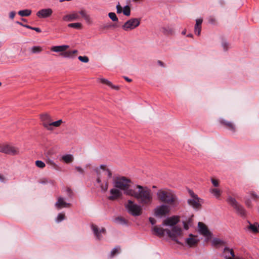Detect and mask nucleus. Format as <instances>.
<instances>
[{
  "label": "nucleus",
  "instance_id": "obj_14",
  "mask_svg": "<svg viewBox=\"0 0 259 259\" xmlns=\"http://www.w3.org/2000/svg\"><path fill=\"white\" fill-rule=\"evenodd\" d=\"M179 221V218L177 216H173L172 217L168 218L165 219L163 223V226H166L171 227V230L173 227H177L175 226Z\"/></svg>",
  "mask_w": 259,
  "mask_h": 259
},
{
  "label": "nucleus",
  "instance_id": "obj_16",
  "mask_svg": "<svg viewBox=\"0 0 259 259\" xmlns=\"http://www.w3.org/2000/svg\"><path fill=\"white\" fill-rule=\"evenodd\" d=\"M40 119L43 126L48 130L51 129L50 124L52 121L51 116L48 114H45L41 115Z\"/></svg>",
  "mask_w": 259,
  "mask_h": 259
},
{
  "label": "nucleus",
  "instance_id": "obj_12",
  "mask_svg": "<svg viewBox=\"0 0 259 259\" xmlns=\"http://www.w3.org/2000/svg\"><path fill=\"white\" fill-rule=\"evenodd\" d=\"M199 242V239L197 235L190 234L188 238L185 239V243L186 245L189 247H195Z\"/></svg>",
  "mask_w": 259,
  "mask_h": 259
},
{
  "label": "nucleus",
  "instance_id": "obj_2",
  "mask_svg": "<svg viewBox=\"0 0 259 259\" xmlns=\"http://www.w3.org/2000/svg\"><path fill=\"white\" fill-rule=\"evenodd\" d=\"M98 175L97 182L100 184L101 191L105 192L108 188L109 181L112 177V172L105 165L102 164L95 168Z\"/></svg>",
  "mask_w": 259,
  "mask_h": 259
},
{
  "label": "nucleus",
  "instance_id": "obj_32",
  "mask_svg": "<svg viewBox=\"0 0 259 259\" xmlns=\"http://www.w3.org/2000/svg\"><path fill=\"white\" fill-rule=\"evenodd\" d=\"M30 52L32 54H38L41 52L43 49L40 46H33L30 49Z\"/></svg>",
  "mask_w": 259,
  "mask_h": 259
},
{
  "label": "nucleus",
  "instance_id": "obj_38",
  "mask_svg": "<svg viewBox=\"0 0 259 259\" xmlns=\"http://www.w3.org/2000/svg\"><path fill=\"white\" fill-rule=\"evenodd\" d=\"M69 27L80 29L81 27V24L80 23H70L68 25Z\"/></svg>",
  "mask_w": 259,
  "mask_h": 259
},
{
  "label": "nucleus",
  "instance_id": "obj_33",
  "mask_svg": "<svg viewBox=\"0 0 259 259\" xmlns=\"http://www.w3.org/2000/svg\"><path fill=\"white\" fill-rule=\"evenodd\" d=\"M223 244H224V241L218 238H213L211 242V244L213 246H217Z\"/></svg>",
  "mask_w": 259,
  "mask_h": 259
},
{
  "label": "nucleus",
  "instance_id": "obj_20",
  "mask_svg": "<svg viewBox=\"0 0 259 259\" xmlns=\"http://www.w3.org/2000/svg\"><path fill=\"white\" fill-rule=\"evenodd\" d=\"M79 16L78 13L73 12L68 15H66L63 17V20L65 21H72L78 19Z\"/></svg>",
  "mask_w": 259,
  "mask_h": 259
},
{
  "label": "nucleus",
  "instance_id": "obj_56",
  "mask_svg": "<svg viewBox=\"0 0 259 259\" xmlns=\"http://www.w3.org/2000/svg\"><path fill=\"white\" fill-rule=\"evenodd\" d=\"M223 47L224 48V49H226V48L227 46V44L226 42H224L223 44Z\"/></svg>",
  "mask_w": 259,
  "mask_h": 259
},
{
  "label": "nucleus",
  "instance_id": "obj_9",
  "mask_svg": "<svg viewBox=\"0 0 259 259\" xmlns=\"http://www.w3.org/2000/svg\"><path fill=\"white\" fill-rule=\"evenodd\" d=\"M227 202L231 205L237 212L241 216H245L246 215V211L242 206L240 205L237 201L231 197H229L227 199Z\"/></svg>",
  "mask_w": 259,
  "mask_h": 259
},
{
  "label": "nucleus",
  "instance_id": "obj_43",
  "mask_svg": "<svg viewBox=\"0 0 259 259\" xmlns=\"http://www.w3.org/2000/svg\"><path fill=\"white\" fill-rule=\"evenodd\" d=\"M24 27H26L27 28H28V29H31V30H34L36 31L37 32H41L40 29L38 28V27H32L30 26L27 25L26 26H24Z\"/></svg>",
  "mask_w": 259,
  "mask_h": 259
},
{
  "label": "nucleus",
  "instance_id": "obj_7",
  "mask_svg": "<svg viewBox=\"0 0 259 259\" xmlns=\"http://www.w3.org/2000/svg\"><path fill=\"white\" fill-rule=\"evenodd\" d=\"M0 152L10 155H17L20 153L18 148L8 144H0Z\"/></svg>",
  "mask_w": 259,
  "mask_h": 259
},
{
  "label": "nucleus",
  "instance_id": "obj_46",
  "mask_svg": "<svg viewBox=\"0 0 259 259\" xmlns=\"http://www.w3.org/2000/svg\"><path fill=\"white\" fill-rule=\"evenodd\" d=\"M190 224H191V222H190V220L187 223L184 222H183V225H184V229L185 230H188L189 228V226L190 225Z\"/></svg>",
  "mask_w": 259,
  "mask_h": 259
},
{
  "label": "nucleus",
  "instance_id": "obj_18",
  "mask_svg": "<svg viewBox=\"0 0 259 259\" xmlns=\"http://www.w3.org/2000/svg\"><path fill=\"white\" fill-rule=\"evenodd\" d=\"M69 203L66 202L63 197H60L58 198L57 201L55 203V206L58 209L62 208L68 207L70 206Z\"/></svg>",
  "mask_w": 259,
  "mask_h": 259
},
{
  "label": "nucleus",
  "instance_id": "obj_57",
  "mask_svg": "<svg viewBox=\"0 0 259 259\" xmlns=\"http://www.w3.org/2000/svg\"><path fill=\"white\" fill-rule=\"evenodd\" d=\"M186 33V29H184L182 32V34L183 35H185Z\"/></svg>",
  "mask_w": 259,
  "mask_h": 259
},
{
  "label": "nucleus",
  "instance_id": "obj_58",
  "mask_svg": "<svg viewBox=\"0 0 259 259\" xmlns=\"http://www.w3.org/2000/svg\"><path fill=\"white\" fill-rule=\"evenodd\" d=\"M187 37H193V35L191 33L190 34H188L187 35Z\"/></svg>",
  "mask_w": 259,
  "mask_h": 259
},
{
  "label": "nucleus",
  "instance_id": "obj_29",
  "mask_svg": "<svg viewBox=\"0 0 259 259\" xmlns=\"http://www.w3.org/2000/svg\"><path fill=\"white\" fill-rule=\"evenodd\" d=\"M248 228L253 233H257L259 231V225L256 223L254 224L249 223Z\"/></svg>",
  "mask_w": 259,
  "mask_h": 259
},
{
  "label": "nucleus",
  "instance_id": "obj_39",
  "mask_svg": "<svg viewBox=\"0 0 259 259\" xmlns=\"http://www.w3.org/2000/svg\"><path fill=\"white\" fill-rule=\"evenodd\" d=\"M35 165H36L37 167L40 168H43L46 166V164L45 163V162L41 160H36L35 161Z\"/></svg>",
  "mask_w": 259,
  "mask_h": 259
},
{
  "label": "nucleus",
  "instance_id": "obj_19",
  "mask_svg": "<svg viewBox=\"0 0 259 259\" xmlns=\"http://www.w3.org/2000/svg\"><path fill=\"white\" fill-rule=\"evenodd\" d=\"M77 53L78 51L76 50H74L72 51H65L64 52L60 54V55L64 58L73 59L76 58Z\"/></svg>",
  "mask_w": 259,
  "mask_h": 259
},
{
  "label": "nucleus",
  "instance_id": "obj_4",
  "mask_svg": "<svg viewBox=\"0 0 259 259\" xmlns=\"http://www.w3.org/2000/svg\"><path fill=\"white\" fill-rule=\"evenodd\" d=\"M156 195L159 200L169 204H174L177 200V196L173 192L167 189L158 190Z\"/></svg>",
  "mask_w": 259,
  "mask_h": 259
},
{
  "label": "nucleus",
  "instance_id": "obj_51",
  "mask_svg": "<svg viewBox=\"0 0 259 259\" xmlns=\"http://www.w3.org/2000/svg\"><path fill=\"white\" fill-rule=\"evenodd\" d=\"M250 196H251V198L253 199H256L257 198V195L253 192H251L250 193Z\"/></svg>",
  "mask_w": 259,
  "mask_h": 259
},
{
  "label": "nucleus",
  "instance_id": "obj_17",
  "mask_svg": "<svg viewBox=\"0 0 259 259\" xmlns=\"http://www.w3.org/2000/svg\"><path fill=\"white\" fill-rule=\"evenodd\" d=\"M92 229L96 238L98 240H101L102 238V235L105 234V229L103 228L99 229L96 225H92Z\"/></svg>",
  "mask_w": 259,
  "mask_h": 259
},
{
  "label": "nucleus",
  "instance_id": "obj_23",
  "mask_svg": "<svg viewBox=\"0 0 259 259\" xmlns=\"http://www.w3.org/2000/svg\"><path fill=\"white\" fill-rule=\"evenodd\" d=\"M202 19H197L196 20V24L194 28L195 33L197 35H200L201 31V24L202 23Z\"/></svg>",
  "mask_w": 259,
  "mask_h": 259
},
{
  "label": "nucleus",
  "instance_id": "obj_40",
  "mask_svg": "<svg viewBox=\"0 0 259 259\" xmlns=\"http://www.w3.org/2000/svg\"><path fill=\"white\" fill-rule=\"evenodd\" d=\"M65 219V214L62 213H60L58 214L57 217L56 219V221L57 223H59Z\"/></svg>",
  "mask_w": 259,
  "mask_h": 259
},
{
  "label": "nucleus",
  "instance_id": "obj_30",
  "mask_svg": "<svg viewBox=\"0 0 259 259\" xmlns=\"http://www.w3.org/2000/svg\"><path fill=\"white\" fill-rule=\"evenodd\" d=\"M221 122L228 127L230 130L232 131H235V126L231 122L226 121L224 119H222L221 120Z\"/></svg>",
  "mask_w": 259,
  "mask_h": 259
},
{
  "label": "nucleus",
  "instance_id": "obj_36",
  "mask_svg": "<svg viewBox=\"0 0 259 259\" xmlns=\"http://www.w3.org/2000/svg\"><path fill=\"white\" fill-rule=\"evenodd\" d=\"M79 13L80 15L87 21H89L90 18L89 15H88L84 10L80 11Z\"/></svg>",
  "mask_w": 259,
  "mask_h": 259
},
{
  "label": "nucleus",
  "instance_id": "obj_55",
  "mask_svg": "<svg viewBox=\"0 0 259 259\" xmlns=\"http://www.w3.org/2000/svg\"><path fill=\"white\" fill-rule=\"evenodd\" d=\"M16 23L17 24H19L20 25L22 26L23 27H24V26H26L27 25H24V24H22L21 22H18V21H17Z\"/></svg>",
  "mask_w": 259,
  "mask_h": 259
},
{
  "label": "nucleus",
  "instance_id": "obj_42",
  "mask_svg": "<svg viewBox=\"0 0 259 259\" xmlns=\"http://www.w3.org/2000/svg\"><path fill=\"white\" fill-rule=\"evenodd\" d=\"M78 59L79 61L81 62H82L83 63H88L89 61V59L87 56H79L78 57Z\"/></svg>",
  "mask_w": 259,
  "mask_h": 259
},
{
  "label": "nucleus",
  "instance_id": "obj_3",
  "mask_svg": "<svg viewBox=\"0 0 259 259\" xmlns=\"http://www.w3.org/2000/svg\"><path fill=\"white\" fill-rule=\"evenodd\" d=\"M152 231L154 234L159 237H163L166 233L172 240L177 242V237L182 235V230L179 227H175L171 230H169L164 229L161 226H155L152 228Z\"/></svg>",
  "mask_w": 259,
  "mask_h": 259
},
{
  "label": "nucleus",
  "instance_id": "obj_13",
  "mask_svg": "<svg viewBox=\"0 0 259 259\" xmlns=\"http://www.w3.org/2000/svg\"><path fill=\"white\" fill-rule=\"evenodd\" d=\"M169 211V206L165 204L157 206L154 210L155 214L157 217H162L168 213Z\"/></svg>",
  "mask_w": 259,
  "mask_h": 259
},
{
  "label": "nucleus",
  "instance_id": "obj_10",
  "mask_svg": "<svg viewBox=\"0 0 259 259\" xmlns=\"http://www.w3.org/2000/svg\"><path fill=\"white\" fill-rule=\"evenodd\" d=\"M122 191L119 188L113 186L109 191L108 199L109 200L114 201L121 198L122 196Z\"/></svg>",
  "mask_w": 259,
  "mask_h": 259
},
{
  "label": "nucleus",
  "instance_id": "obj_8",
  "mask_svg": "<svg viewBox=\"0 0 259 259\" xmlns=\"http://www.w3.org/2000/svg\"><path fill=\"white\" fill-rule=\"evenodd\" d=\"M140 24V19L139 18H132L126 22L122 26V28L125 31L132 30Z\"/></svg>",
  "mask_w": 259,
  "mask_h": 259
},
{
  "label": "nucleus",
  "instance_id": "obj_24",
  "mask_svg": "<svg viewBox=\"0 0 259 259\" xmlns=\"http://www.w3.org/2000/svg\"><path fill=\"white\" fill-rule=\"evenodd\" d=\"M161 31L166 35H172L174 33V28L171 26L166 25L161 28Z\"/></svg>",
  "mask_w": 259,
  "mask_h": 259
},
{
  "label": "nucleus",
  "instance_id": "obj_61",
  "mask_svg": "<svg viewBox=\"0 0 259 259\" xmlns=\"http://www.w3.org/2000/svg\"><path fill=\"white\" fill-rule=\"evenodd\" d=\"M22 20L23 21H25L24 19H22Z\"/></svg>",
  "mask_w": 259,
  "mask_h": 259
},
{
  "label": "nucleus",
  "instance_id": "obj_49",
  "mask_svg": "<svg viewBox=\"0 0 259 259\" xmlns=\"http://www.w3.org/2000/svg\"><path fill=\"white\" fill-rule=\"evenodd\" d=\"M16 15V12L12 11L9 13V17L11 19H13Z\"/></svg>",
  "mask_w": 259,
  "mask_h": 259
},
{
  "label": "nucleus",
  "instance_id": "obj_15",
  "mask_svg": "<svg viewBox=\"0 0 259 259\" xmlns=\"http://www.w3.org/2000/svg\"><path fill=\"white\" fill-rule=\"evenodd\" d=\"M52 14L53 10L51 9H43L37 12L36 16L39 18H46L50 17Z\"/></svg>",
  "mask_w": 259,
  "mask_h": 259
},
{
  "label": "nucleus",
  "instance_id": "obj_28",
  "mask_svg": "<svg viewBox=\"0 0 259 259\" xmlns=\"http://www.w3.org/2000/svg\"><path fill=\"white\" fill-rule=\"evenodd\" d=\"M210 193L213 195L216 198H219L221 195V191L218 188H210Z\"/></svg>",
  "mask_w": 259,
  "mask_h": 259
},
{
  "label": "nucleus",
  "instance_id": "obj_5",
  "mask_svg": "<svg viewBox=\"0 0 259 259\" xmlns=\"http://www.w3.org/2000/svg\"><path fill=\"white\" fill-rule=\"evenodd\" d=\"M125 207L127 212L133 216H139L142 214L141 206L131 200H128L127 201L125 204Z\"/></svg>",
  "mask_w": 259,
  "mask_h": 259
},
{
  "label": "nucleus",
  "instance_id": "obj_60",
  "mask_svg": "<svg viewBox=\"0 0 259 259\" xmlns=\"http://www.w3.org/2000/svg\"><path fill=\"white\" fill-rule=\"evenodd\" d=\"M152 187H153V188H156V186H153Z\"/></svg>",
  "mask_w": 259,
  "mask_h": 259
},
{
  "label": "nucleus",
  "instance_id": "obj_11",
  "mask_svg": "<svg viewBox=\"0 0 259 259\" xmlns=\"http://www.w3.org/2000/svg\"><path fill=\"white\" fill-rule=\"evenodd\" d=\"M198 227L199 233L204 236L207 241L211 238L212 234L208 230L207 226L201 222H199L198 224Z\"/></svg>",
  "mask_w": 259,
  "mask_h": 259
},
{
  "label": "nucleus",
  "instance_id": "obj_54",
  "mask_svg": "<svg viewBox=\"0 0 259 259\" xmlns=\"http://www.w3.org/2000/svg\"><path fill=\"white\" fill-rule=\"evenodd\" d=\"M0 181L2 182H4L5 181L4 177L2 175H0Z\"/></svg>",
  "mask_w": 259,
  "mask_h": 259
},
{
  "label": "nucleus",
  "instance_id": "obj_47",
  "mask_svg": "<svg viewBox=\"0 0 259 259\" xmlns=\"http://www.w3.org/2000/svg\"><path fill=\"white\" fill-rule=\"evenodd\" d=\"M75 169L79 173L83 174L84 173V170L80 166H75Z\"/></svg>",
  "mask_w": 259,
  "mask_h": 259
},
{
  "label": "nucleus",
  "instance_id": "obj_31",
  "mask_svg": "<svg viewBox=\"0 0 259 259\" xmlns=\"http://www.w3.org/2000/svg\"><path fill=\"white\" fill-rule=\"evenodd\" d=\"M63 123V121L62 119H59L56 121H52V123L50 124L51 129H49V131H53L54 130V127H59L61 125V124Z\"/></svg>",
  "mask_w": 259,
  "mask_h": 259
},
{
  "label": "nucleus",
  "instance_id": "obj_45",
  "mask_svg": "<svg viewBox=\"0 0 259 259\" xmlns=\"http://www.w3.org/2000/svg\"><path fill=\"white\" fill-rule=\"evenodd\" d=\"M115 221L116 222H117L119 224H124L126 223L125 221L121 218H118L116 219Z\"/></svg>",
  "mask_w": 259,
  "mask_h": 259
},
{
  "label": "nucleus",
  "instance_id": "obj_27",
  "mask_svg": "<svg viewBox=\"0 0 259 259\" xmlns=\"http://www.w3.org/2000/svg\"><path fill=\"white\" fill-rule=\"evenodd\" d=\"M61 160L66 163H69L74 160V156L70 154H65L61 157Z\"/></svg>",
  "mask_w": 259,
  "mask_h": 259
},
{
  "label": "nucleus",
  "instance_id": "obj_25",
  "mask_svg": "<svg viewBox=\"0 0 259 259\" xmlns=\"http://www.w3.org/2000/svg\"><path fill=\"white\" fill-rule=\"evenodd\" d=\"M98 80L103 83L106 84V85L110 87L112 89L118 90L119 89L118 86L113 85L111 81H110L109 80H108L105 78H100L98 79Z\"/></svg>",
  "mask_w": 259,
  "mask_h": 259
},
{
  "label": "nucleus",
  "instance_id": "obj_6",
  "mask_svg": "<svg viewBox=\"0 0 259 259\" xmlns=\"http://www.w3.org/2000/svg\"><path fill=\"white\" fill-rule=\"evenodd\" d=\"M189 193L191 197L188 200V204L194 209L197 210L200 209L203 203V200L200 198L192 190H189Z\"/></svg>",
  "mask_w": 259,
  "mask_h": 259
},
{
  "label": "nucleus",
  "instance_id": "obj_1",
  "mask_svg": "<svg viewBox=\"0 0 259 259\" xmlns=\"http://www.w3.org/2000/svg\"><path fill=\"white\" fill-rule=\"evenodd\" d=\"M131 181L128 178L119 176L114 178L113 186L122 190L124 194L135 198L143 205H150L153 202V193L147 187L139 185H131Z\"/></svg>",
  "mask_w": 259,
  "mask_h": 259
},
{
  "label": "nucleus",
  "instance_id": "obj_48",
  "mask_svg": "<svg viewBox=\"0 0 259 259\" xmlns=\"http://www.w3.org/2000/svg\"><path fill=\"white\" fill-rule=\"evenodd\" d=\"M116 9H117V13H121L122 12V7L120 6L119 4H118L116 6Z\"/></svg>",
  "mask_w": 259,
  "mask_h": 259
},
{
  "label": "nucleus",
  "instance_id": "obj_50",
  "mask_svg": "<svg viewBox=\"0 0 259 259\" xmlns=\"http://www.w3.org/2000/svg\"><path fill=\"white\" fill-rule=\"evenodd\" d=\"M149 220V222L151 223V224L152 225H154L156 223V220L154 218H150Z\"/></svg>",
  "mask_w": 259,
  "mask_h": 259
},
{
  "label": "nucleus",
  "instance_id": "obj_34",
  "mask_svg": "<svg viewBox=\"0 0 259 259\" xmlns=\"http://www.w3.org/2000/svg\"><path fill=\"white\" fill-rule=\"evenodd\" d=\"M18 13L22 17L29 16L31 14V11L29 9H25L19 11Z\"/></svg>",
  "mask_w": 259,
  "mask_h": 259
},
{
  "label": "nucleus",
  "instance_id": "obj_21",
  "mask_svg": "<svg viewBox=\"0 0 259 259\" xmlns=\"http://www.w3.org/2000/svg\"><path fill=\"white\" fill-rule=\"evenodd\" d=\"M69 48V46L68 45H61V46H53L51 48V51L56 52V53H62L64 52L67 49Z\"/></svg>",
  "mask_w": 259,
  "mask_h": 259
},
{
  "label": "nucleus",
  "instance_id": "obj_22",
  "mask_svg": "<svg viewBox=\"0 0 259 259\" xmlns=\"http://www.w3.org/2000/svg\"><path fill=\"white\" fill-rule=\"evenodd\" d=\"M224 257L226 259H234L235 256L233 250L228 247H225L223 251Z\"/></svg>",
  "mask_w": 259,
  "mask_h": 259
},
{
  "label": "nucleus",
  "instance_id": "obj_44",
  "mask_svg": "<svg viewBox=\"0 0 259 259\" xmlns=\"http://www.w3.org/2000/svg\"><path fill=\"white\" fill-rule=\"evenodd\" d=\"M211 182L212 184V185H213L214 187H218L219 185V181L217 180V179H211Z\"/></svg>",
  "mask_w": 259,
  "mask_h": 259
},
{
  "label": "nucleus",
  "instance_id": "obj_53",
  "mask_svg": "<svg viewBox=\"0 0 259 259\" xmlns=\"http://www.w3.org/2000/svg\"><path fill=\"white\" fill-rule=\"evenodd\" d=\"M124 78L128 82H131L132 81V79L129 78L127 77L124 76Z\"/></svg>",
  "mask_w": 259,
  "mask_h": 259
},
{
  "label": "nucleus",
  "instance_id": "obj_35",
  "mask_svg": "<svg viewBox=\"0 0 259 259\" xmlns=\"http://www.w3.org/2000/svg\"><path fill=\"white\" fill-rule=\"evenodd\" d=\"M120 248L119 246H116L111 251L110 254V257H113L115 254L120 252Z\"/></svg>",
  "mask_w": 259,
  "mask_h": 259
},
{
  "label": "nucleus",
  "instance_id": "obj_59",
  "mask_svg": "<svg viewBox=\"0 0 259 259\" xmlns=\"http://www.w3.org/2000/svg\"><path fill=\"white\" fill-rule=\"evenodd\" d=\"M67 190H68V192H70L71 191L70 189H68Z\"/></svg>",
  "mask_w": 259,
  "mask_h": 259
},
{
  "label": "nucleus",
  "instance_id": "obj_41",
  "mask_svg": "<svg viewBox=\"0 0 259 259\" xmlns=\"http://www.w3.org/2000/svg\"><path fill=\"white\" fill-rule=\"evenodd\" d=\"M108 16L113 21H117L118 18L114 13L110 12L108 14Z\"/></svg>",
  "mask_w": 259,
  "mask_h": 259
},
{
  "label": "nucleus",
  "instance_id": "obj_26",
  "mask_svg": "<svg viewBox=\"0 0 259 259\" xmlns=\"http://www.w3.org/2000/svg\"><path fill=\"white\" fill-rule=\"evenodd\" d=\"M46 163L51 168L54 169L56 170H59L60 169L59 166L50 158H48L46 160Z\"/></svg>",
  "mask_w": 259,
  "mask_h": 259
},
{
  "label": "nucleus",
  "instance_id": "obj_52",
  "mask_svg": "<svg viewBox=\"0 0 259 259\" xmlns=\"http://www.w3.org/2000/svg\"><path fill=\"white\" fill-rule=\"evenodd\" d=\"M245 204L248 207H251L250 202L249 199L245 200Z\"/></svg>",
  "mask_w": 259,
  "mask_h": 259
},
{
  "label": "nucleus",
  "instance_id": "obj_37",
  "mask_svg": "<svg viewBox=\"0 0 259 259\" xmlns=\"http://www.w3.org/2000/svg\"><path fill=\"white\" fill-rule=\"evenodd\" d=\"M123 13L125 16H128L131 14V10L130 8L128 6H125L122 10Z\"/></svg>",
  "mask_w": 259,
  "mask_h": 259
},
{
  "label": "nucleus",
  "instance_id": "obj_62",
  "mask_svg": "<svg viewBox=\"0 0 259 259\" xmlns=\"http://www.w3.org/2000/svg\"><path fill=\"white\" fill-rule=\"evenodd\" d=\"M1 85V82H0V85Z\"/></svg>",
  "mask_w": 259,
  "mask_h": 259
}]
</instances>
